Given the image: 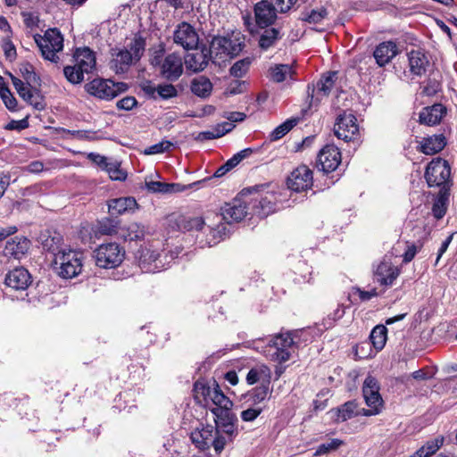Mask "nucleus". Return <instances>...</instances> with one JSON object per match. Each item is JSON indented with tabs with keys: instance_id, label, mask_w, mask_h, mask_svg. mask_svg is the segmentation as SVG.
<instances>
[{
	"instance_id": "f257e3e1",
	"label": "nucleus",
	"mask_w": 457,
	"mask_h": 457,
	"mask_svg": "<svg viewBox=\"0 0 457 457\" xmlns=\"http://www.w3.org/2000/svg\"><path fill=\"white\" fill-rule=\"evenodd\" d=\"M61 237L55 236L46 238L44 249L53 254V266L58 275L63 278L78 276L83 266V253L79 251L64 248L60 245Z\"/></svg>"
},
{
	"instance_id": "f03ea898",
	"label": "nucleus",
	"mask_w": 457,
	"mask_h": 457,
	"mask_svg": "<svg viewBox=\"0 0 457 457\" xmlns=\"http://www.w3.org/2000/svg\"><path fill=\"white\" fill-rule=\"evenodd\" d=\"M262 339L253 342L254 348L267 359L279 364L287 361L295 352V342L290 333L278 334L263 345Z\"/></svg>"
},
{
	"instance_id": "7ed1b4c3",
	"label": "nucleus",
	"mask_w": 457,
	"mask_h": 457,
	"mask_svg": "<svg viewBox=\"0 0 457 457\" xmlns=\"http://www.w3.org/2000/svg\"><path fill=\"white\" fill-rule=\"evenodd\" d=\"M194 395L199 403L205 405L212 403V409H232V401L226 396L215 381L209 385L204 380H197L194 385Z\"/></svg>"
},
{
	"instance_id": "20e7f679",
	"label": "nucleus",
	"mask_w": 457,
	"mask_h": 457,
	"mask_svg": "<svg viewBox=\"0 0 457 457\" xmlns=\"http://www.w3.org/2000/svg\"><path fill=\"white\" fill-rule=\"evenodd\" d=\"M137 258L143 272L155 273L167 269L174 259L173 255L166 252H159L152 246L142 247Z\"/></svg>"
},
{
	"instance_id": "39448f33",
	"label": "nucleus",
	"mask_w": 457,
	"mask_h": 457,
	"mask_svg": "<svg viewBox=\"0 0 457 457\" xmlns=\"http://www.w3.org/2000/svg\"><path fill=\"white\" fill-rule=\"evenodd\" d=\"M254 20L253 23L250 14L243 16L244 24L251 33L255 31L256 27L265 29L271 26L277 20V12L274 4L269 0H262L254 4Z\"/></svg>"
},
{
	"instance_id": "423d86ee",
	"label": "nucleus",
	"mask_w": 457,
	"mask_h": 457,
	"mask_svg": "<svg viewBox=\"0 0 457 457\" xmlns=\"http://www.w3.org/2000/svg\"><path fill=\"white\" fill-rule=\"evenodd\" d=\"M35 41L43 57L53 62L58 61L57 53L63 48V37L57 29H49L44 36L35 35Z\"/></svg>"
},
{
	"instance_id": "0eeeda50",
	"label": "nucleus",
	"mask_w": 457,
	"mask_h": 457,
	"mask_svg": "<svg viewBox=\"0 0 457 457\" xmlns=\"http://www.w3.org/2000/svg\"><path fill=\"white\" fill-rule=\"evenodd\" d=\"M94 256L100 268L113 269L123 262L125 250L117 243H105L95 250Z\"/></svg>"
},
{
	"instance_id": "6e6552de",
	"label": "nucleus",
	"mask_w": 457,
	"mask_h": 457,
	"mask_svg": "<svg viewBox=\"0 0 457 457\" xmlns=\"http://www.w3.org/2000/svg\"><path fill=\"white\" fill-rule=\"evenodd\" d=\"M251 202L249 195L241 194L231 202L225 204L220 209L222 220L227 223L239 222L247 214H252Z\"/></svg>"
},
{
	"instance_id": "1a4fd4ad",
	"label": "nucleus",
	"mask_w": 457,
	"mask_h": 457,
	"mask_svg": "<svg viewBox=\"0 0 457 457\" xmlns=\"http://www.w3.org/2000/svg\"><path fill=\"white\" fill-rule=\"evenodd\" d=\"M193 444L201 451H205L212 446L217 453H220L227 445V439L223 436H216L212 426H206L191 434Z\"/></svg>"
},
{
	"instance_id": "9d476101",
	"label": "nucleus",
	"mask_w": 457,
	"mask_h": 457,
	"mask_svg": "<svg viewBox=\"0 0 457 457\" xmlns=\"http://www.w3.org/2000/svg\"><path fill=\"white\" fill-rule=\"evenodd\" d=\"M128 87L123 82L115 83L111 79H95L86 85L90 95L100 99L110 100L125 92Z\"/></svg>"
},
{
	"instance_id": "9b49d317",
	"label": "nucleus",
	"mask_w": 457,
	"mask_h": 457,
	"mask_svg": "<svg viewBox=\"0 0 457 457\" xmlns=\"http://www.w3.org/2000/svg\"><path fill=\"white\" fill-rule=\"evenodd\" d=\"M243 42L239 37H214L210 45V54L214 57H232L237 55L243 48Z\"/></svg>"
},
{
	"instance_id": "f8f14e48",
	"label": "nucleus",
	"mask_w": 457,
	"mask_h": 457,
	"mask_svg": "<svg viewBox=\"0 0 457 457\" xmlns=\"http://www.w3.org/2000/svg\"><path fill=\"white\" fill-rule=\"evenodd\" d=\"M451 169L448 162L441 158L431 161L425 172V178L429 187H441L450 179Z\"/></svg>"
},
{
	"instance_id": "ddd939ff",
	"label": "nucleus",
	"mask_w": 457,
	"mask_h": 457,
	"mask_svg": "<svg viewBox=\"0 0 457 457\" xmlns=\"http://www.w3.org/2000/svg\"><path fill=\"white\" fill-rule=\"evenodd\" d=\"M173 43L185 50L195 49L199 43V36L195 28L187 22L177 25L172 36Z\"/></svg>"
},
{
	"instance_id": "4468645a",
	"label": "nucleus",
	"mask_w": 457,
	"mask_h": 457,
	"mask_svg": "<svg viewBox=\"0 0 457 457\" xmlns=\"http://www.w3.org/2000/svg\"><path fill=\"white\" fill-rule=\"evenodd\" d=\"M334 131L339 139L346 142L354 140L359 133L356 117L347 112L339 115L335 124Z\"/></svg>"
},
{
	"instance_id": "2eb2a0df",
	"label": "nucleus",
	"mask_w": 457,
	"mask_h": 457,
	"mask_svg": "<svg viewBox=\"0 0 457 457\" xmlns=\"http://www.w3.org/2000/svg\"><path fill=\"white\" fill-rule=\"evenodd\" d=\"M313 184L312 170L306 165L295 168L287 178V187L295 192L306 191Z\"/></svg>"
},
{
	"instance_id": "dca6fc26",
	"label": "nucleus",
	"mask_w": 457,
	"mask_h": 457,
	"mask_svg": "<svg viewBox=\"0 0 457 457\" xmlns=\"http://www.w3.org/2000/svg\"><path fill=\"white\" fill-rule=\"evenodd\" d=\"M276 195L267 192L265 195L250 196L252 214L261 218L267 217L276 210Z\"/></svg>"
},
{
	"instance_id": "f3484780",
	"label": "nucleus",
	"mask_w": 457,
	"mask_h": 457,
	"mask_svg": "<svg viewBox=\"0 0 457 457\" xmlns=\"http://www.w3.org/2000/svg\"><path fill=\"white\" fill-rule=\"evenodd\" d=\"M341 162V153L334 145H325L318 154V166L324 172L335 170Z\"/></svg>"
},
{
	"instance_id": "a211bd4d",
	"label": "nucleus",
	"mask_w": 457,
	"mask_h": 457,
	"mask_svg": "<svg viewBox=\"0 0 457 457\" xmlns=\"http://www.w3.org/2000/svg\"><path fill=\"white\" fill-rule=\"evenodd\" d=\"M160 72L167 80L175 81L183 73V62L179 54H168L161 63Z\"/></svg>"
},
{
	"instance_id": "6ab92c4d",
	"label": "nucleus",
	"mask_w": 457,
	"mask_h": 457,
	"mask_svg": "<svg viewBox=\"0 0 457 457\" xmlns=\"http://www.w3.org/2000/svg\"><path fill=\"white\" fill-rule=\"evenodd\" d=\"M429 64V60L422 50L415 49L408 53V67L412 79L425 75Z\"/></svg>"
},
{
	"instance_id": "aec40b11",
	"label": "nucleus",
	"mask_w": 457,
	"mask_h": 457,
	"mask_svg": "<svg viewBox=\"0 0 457 457\" xmlns=\"http://www.w3.org/2000/svg\"><path fill=\"white\" fill-rule=\"evenodd\" d=\"M134 62L133 54L127 47L112 49L110 66L116 73L126 72Z\"/></svg>"
},
{
	"instance_id": "412c9836",
	"label": "nucleus",
	"mask_w": 457,
	"mask_h": 457,
	"mask_svg": "<svg viewBox=\"0 0 457 457\" xmlns=\"http://www.w3.org/2000/svg\"><path fill=\"white\" fill-rule=\"evenodd\" d=\"M379 389V384L374 377L368 376L365 378L362 386V394L368 406H377L382 409L383 399L380 395Z\"/></svg>"
},
{
	"instance_id": "4be33fe9",
	"label": "nucleus",
	"mask_w": 457,
	"mask_h": 457,
	"mask_svg": "<svg viewBox=\"0 0 457 457\" xmlns=\"http://www.w3.org/2000/svg\"><path fill=\"white\" fill-rule=\"evenodd\" d=\"M399 274L398 267L386 259H383L375 270L377 281L383 286H392Z\"/></svg>"
},
{
	"instance_id": "5701e85b",
	"label": "nucleus",
	"mask_w": 457,
	"mask_h": 457,
	"mask_svg": "<svg viewBox=\"0 0 457 457\" xmlns=\"http://www.w3.org/2000/svg\"><path fill=\"white\" fill-rule=\"evenodd\" d=\"M31 283V277L24 268L11 270L5 277V285L16 290H24Z\"/></svg>"
},
{
	"instance_id": "b1692460",
	"label": "nucleus",
	"mask_w": 457,
	"mask_h": 457,
	"mask_svg": "<svg viewBox=\"0 0 457 457\" xmlns=\"http://www.w3.org/2000/svg\"><path fill=\"white\" fill-rule=\"evenodd\" d=\"M74 63L86 74L91 73L96 69L95 53L88 47L78 48L73 55Z\"/></svg>"
},
{
	"instance_id": "393cba45",
	"label": "nucleus",
	"mask_w": 457,
	"mask_h": 457,
	"mask_svg": "<svg viewBox=\"0 0 457 457\" xmlns=\"http://www.w3.org/2000/svg\"><path fill=\"white\" fill-rule=\"evenodd\" d=\"M398 54V48L393 41H386L379 44L374 50L373 56L378 66L387 64Z\"/></svg>"
},
{
	"instance_id": "a878e982",
	"label": "nucleus",
	"mask_w": 457,
	"mask_h": 457,
	"mask_svg": "<svg viewBox=\"0 0 457 457\" xmlns=\"http://www.w3.org/2000/svg\"><path fill=\"white\" fill-rule=\"evenodd\" d=\"M30 245V241L26 237H15L7 241L4 249V254L14 259H21L28 252Z\"/></svg>"
},
{
	"instance_id": "bb28decb",
	"label": "nucleus",
	"mask_w": 457,
	"mask_h": 457,
	"mask_svg": "<svg viewBox=\"0 0 457 457\" xmlns=\"http://www.w3.org/2000/svg\"><path fill=\"white\" fill-rule=\"evenodd\" d=\"M446 113V108L441 104L423 108L420 113V121L422 124L434 126L438 124Z\"/></svg>"
},
{
	"instance_id": "cd10ccee",
	"label": "nucleus",
	"mask_w": 457,
	"mask_h": 457,
	"mask_svg": "<svg viewBox=\"0 0 457 457\" xmlns=\"http://www.w3.org/2000/svg\"><path fill=\"white\" fill-rule=\"evenodd\" d=\"M138 208L137 201L133 197H120L108 201V210L111 215H121L134 212Z\"/></svg>"
},
{
	"instance_id": "c85d7f7f",
	"label": "nucleus",
	"mask_w": 457,
	"mask_h": 457,
	"mask_svg": "<svg viewBox=\"0 0 457 457\" xmlns=\"http://www.w3.org/2000/svg\"><path fill=\"white\" fill-rule=\"evenodd\" d=\"M145 236V228L143 225L132 222L128 225L120 226L118 238L125 242L141 241Z\"/></svg>"
},
{
	"instance_id": "c756f323",
	"label": "nucleus",
	"mask_w": 457,
	"mask_h": 457,
	"mask_svg": "<svg viewBox=\"0 0 457 457\" xmlns=\"http://www.w3.org/2000/svg\"><path fill=\"white\" fill-rule=\"evenodd\" d=\"M328 11L325 6L304 9L300 16V20L310 25H322L328 19Z\"/></svg>"
},
{
	"instance_id": "7c9ffc66",
	"label": "nucleus",
	"mask_w": 457,
	"mask_h": 457,
	"mask_svg": "<svg viewBox=\"0 0 457 457\" xmlns=\"http://www.w3.org/2000/svg\"><path fill=\"white\" fill-rule=\"evenodd\" d=\"M225 230V227L223 225H218L216 228H212L210 225H205V228L204 229L201 237L197 236V240L202 246H212L220 242L222 238V232Z\"/></svg>"
},
{
	"instance_id": "2f4dec72",
	"label": "nucleus",
	"mask_w": 457,
	"mask_h": 457,
	"mask_svg": "<svg viewBox=\"0 0 457 457\" xmlns=\"http://www.w3.org/2000/svg\"><path fill=\"white\" fill-rule=\"evenodd\" d=\"M446 145L445 137L443 134L434 135L425 137L420 145V151L425 154H435L440 152Z\"/></svg>"
},
{
	"instance_id": "473e14b6",
	"label": "nucleus",
	"mask_w": 457,
	"mask_h": 457,
	"mask_svg": "<svg viewBox=\"0 0 457 457\" xmlns=\"http://www.w3.org/2000/svg\"><path fill=\"white\" fill-rule=\"evenodd\" d=\"M177 226L179 230L183 231H204L205 222L202 217H187L179 215L176 219Z\"/></svg>"
},
{
	"instance_id": "72a5a7b5",
	"label": "nucleus",
	"mask_w": 457,
	"mask_h": 457,
	"mask_svg": "<svg viewBox=\"0 0 457 457\" xmlns=\"http://www.w3.org/2000/svg\"><path fill=\"white\" fill-rule=\"evenodd\" d=\"M212 87L211 80L204 76L193 79L190 84L192 93L201 98L208 97L212 91Z\"/></svg>"
},
{
	"instance_id": "f704fd0d",
	"label": "nucleus",
	"mask_w": 457,
	"mask_h": 457,
	"mask_svg": "<svg viewBox=\"0 0 457 457\" xmlns=\"http://www.w3.org/2000/svg\"><path fill=\"white\" fill-rule=\"evenodd\" d=\"M331 412L336 416L337 422H344L357 416L358 405L355 401H348L338 408L333 409Z\"/></svg>"
},
{
	"instance_id": "c9c22d12",
	"label": "nucleus",
	"mask_w": 457,
	"mask_h": 457,
	"mask_svg": "<svg viewBox=\"0 0 457 457\" xmlns=\"http://www.w3.org/2000/svg\"><path fill=\"white\" fill-rule=\"evenodd\" d=\"M259 37V46L262 50H268L274 46L281 38L280 30L276 28H265Z\"/></svg>"
},
{
	"instance_id": "e433bc0d",
	"label": "nucleus",
	"mask_w": 457,
	"mask_h": 457,
	"mask_svg": "<svg viewBox=\"0 0 457 457\" xmlns=\"http://www.w3.org/2000/svg\"><path fill=\"white\" fill-rule=\"evenodd\" d=\"M270 370L266 365H257L252 368L246 375V382L249 385H253L258 381H263L264 383H270Z\"/></svg>"
},
{
	"instance_id": "4c0bfd02",
	"label": "nucleus",
	"mask_w": 457,
	"mask_h": 457,
	"mask_svg": "<svg viewBox=\"0 0 457 457\" xmlns=\"http://www.w3.org/2000/svg\"><path fill=\"white\" fill-rule=\"evenodd\" d=\"M445 438L437 436L432 440L428 441L424 445L419 448L411 457H431L436 453L444 445Z\"/></svg>"
},
{
	"instance_id": "58836bf2",
	"label": "nucleus",
	"mask_w": 457,
	"mask_h": 457,
	"mask_svg": "<svg viewBox=\"0 0 457 457\" xmlns=\"http://www.w3.org/2000/svg\"><path fill=\"white\" fill-rule=\"evenodd\" d=\"M186 67L193 72L204 71L207 64L208 59L203 52L188 54L185 60Z\"/></svg>"
},
{
	"instance_id": "ea45409f",
	"label": "nucleus",
	"mask_w": 457,
	"mask_h": 457,
	"mask_svg": "<svg viewBox=\"0 0 457 457\" xmlns=\"http://www.w3.org/2000/svg\"><path fill=\"white\" fill-rule=\"evenodd\" d=\"M293 67L289 64H275L269 69V75L274 82H283L287 78H292Z\"/></svg>"
},
{
	"instance_id": "a19ab883",
	"label": "nucleus",
	"mask_w": 457,
	"mask_h": 457,
	"mask_svg": "<svg viewBox=\"0 0 457 457\" xmlns=\"http://www.w3.org/2000/svg\"><path fill=\"white\" fill-rule=\"evenodd\" d=\"M337 73L330 72L329 74L323 76L320 80L317 83V87L315 94L317 96V99L319 96H327L334 87V83L336 80Z\"/></svg>"
},
{
	"instance_id": "79ce46f5",
	"label": "nucleus",
	"mask_w": 457,
	"mask_h": 457,
	"mask_svg": "<svg viewBox=\"0 0 457 457\" xmlns=\"http://www.w3.org/2000/svg\"><path fill=\"white\" fill-rule=\"evenodd\" d=\"M387 328L384 325H377L370 335V339L376 350H382L386 342Z\"/></svg>"
},
{
	"instance_id": "37998d69",
	"label": "nucleus",
	"mask_w": 457,
	"mask_h": 457,
	"mask_svg": "<svg viewBox=\"0 0 457 457\" xmlns=\"http://www.w3.org/2000/svg\"><path fill=\"white\" fill-rule=\"evenodd\" d=\"M298 119L292 118L284 121L282 124L278 125L275 128L270 134V141H277L282 138L285 135H287L296 124L298 123Z\"/></svg>"
},
{
	"instance_id": "c03bdc74",
	"label": "nucleus",
	"mask_w": 457,
	"mask_h": 457,
	"mask_svg": "<svg viewBox=\"0 0 457 457\" xmlns=\"http://www.w3.org/2000/svg\"><path fill=\"white\" fill-rule=\"evenodd\" d=\"M211 411L214 415L215 428L221 427V423L228 424L237 420L231 409H211Z\"/></svg>"
},
{
	"instance_id": "a18cd8bd",
	"label": "nucleus",
	"mask_w": 457,
	"mask_h": 457,
	"mask_svg": "<svg viewBox=\"0 0 457 457\" xmlns=\"http://www.w3.org/2000/svg\"><path fill=\"white\" fill-rule=\"evenodd\" d=\"M145 47V39L141 36L136 35L134 37V38L130 41L128 49H129V51L131 52V54H133V58L137 62L143 55Z\"/></svg>"
},
{
	"instance_id": "49530a36",
	"label": "nucleus",
	"mask_w": 457,
	"mask_h": 457,
	"mask_svg": "<svg viewBox=\"0 0 457 457\" xmlns=\"http://www.w3.org/2000/svg\"><path fill=\"white\" fill-rule=\"evenodd\" d=\"M63 73L65 78L72 84H79L84 79L85 71H82L81 69H79L78 65L74 63V65L66 66L63 69Z\"/></svg>"
},
{
	"instance_id": "de8ad7c7",
	"label": "nucleus",
	"mask_w": 457,
	"mask_h": 457,
	"mask_svg": "<svg viewBox=\"0 0 457 457\" xmlns=\"http://www.w3.org/2000/svg\"><path fill=\"white\" fill-rule=\"evenodd\" d=\"M20 72L29 86H36L39 84V78L34 71V68L29 63L22 64L20 67Z\"/></svg>"
},
{
	"instance_id": "09e8293b",
	"label": "nucleus",
	"mask_w": 457,
	"mask_h": 457,
	"mask_svg": "<svg viewBox=\"0 0 457 457\" xmlns=\"http://www.w3.org/2000/svg\"><path fill=\"white\" fill-rule=\"evenodd\" d=\"M250 64V58L239 60L236 62L230 68V74L235 78H242L249 70Z\"/></svg>"
},
{
	"instance_id": "8fccbe9b",
	"label": "nucleus",
	"mask_w": 457,
	"mask_h": 457,
	"mask_svg": "<svg viewBox=\"0 0 457 457\" xmlns=\"http://www.w3.org/2000/svg\"><path fill=\"white\" fill-rule=\"evenodd\" d=\"M173 144L168 140H162L157 144L152 145L144 150V154L146 155L158 154L165 152H169Z\"/></svg>"
},
{
	"instance_id": "3c124183",
	"label": "nucleus",
	"mask_w": 457,
	"mask_h": 457,
	"mask_svg": "<svg viewBox=\"0 0 457 457\" xmlns=\"http://www.w3.org/2000/svg\"><path fill=\"white\" fill-rule=\"evenodd\" d=\"M269 384L270 383L262 384L252 391L251 397L255 403H260L268 399L269 395H270Z\"/></svg>"
},
{
	"instance_id": "603ef678",
	"label": "nucleus",
	"mask_w": 457,
	"mask_h": 457,
	"mask_svg": "<svg viewBox=\"0 0 457 457\" xmlns=\"http://www.w3.org/2000/svg\"><path fill=\"white\" fill-rule=\"evenodd\" d=\"M105 170L108 172L109 177L112 180H125L127 177V173L120 169V166L117 162H109L108 166H106Z\"/></svg>"
},
{
	"instance_id": "864d4df0",
	"label": "nucleus",
	"mask_w": 457,
	"mask_h": 457,
	"mask_svg": "<svg viewBox=\"0 0 457 457\" xmlns=\"http://www.w3.org/2000/svg\"><path fill=\"white\" fill-rule=\"evenodd\" d=\"M237 421H232L228 424L221 423V427L214 428L216 436H221L220 433L225 434L227 443L232 440V437L237 434Z\"/></svg>"
},
{
	"instance_id": "5fc2aeb1",
	"label": "nucleus",
	"mask_w": 457,
	"mask_h": 457,
	"mask_svg": "<svg viewBox=\"0 0 457 457\" xmlns=\"http://www.w3.org/2000/svg\"><path fill=\"white\" fill-rule=\"evenodd\" d=\"M342 445H343L342 440H340L338 438H334L328 443L321 444L320 445H319V447L317 448V450L315 452V455L320 456V455L326 454L330 451L337 449Z\"/></svg>"
},
{
	"instance_id": "6e6d98bb",
	"label": "nucleus",
	"mask_w": 457,
	"mask_h": 457,
	"mask_svg": "<svg viewBox=\"0 0 457 457\" xmlns=\"http://www.w3.org/2000/svg\"><path fill=\"white\" fill-rule=\"evenodd\" d=\"M178 90L171 84L158 85V97L163 100H168L177 96Z\"/></svg>"
},
{
	"instance_id": "4d7b16f0",
	"label": "nucleus",
	"mask_w": 457,
	"mask_h": 457,
	"mask_svg": "<svg viewBox=\"0 0 457 457\" xmlns=\"http://www.w3.org/2000/svg\"><path fill=\"white\" fill-rule=\"evenodd\" d=\"M202 183H204V180H198L187 185L180 183H168L167 194L180 193L187 189L195 188Z\"/></svg>"
},
{
	"instance_id": "13d9d810",
	"label": "nucleus",
	"mask_w": 457,
	"mask_h": 457,
	"mask_svg": "<svg viewBox=\"0 0 457 457\" xmlns=\"http://www.w3.org/2000/svg\"><path fill=\"white\" fill-rule=\"evenodd\" d=\"M145 188L151 193L167 194L168 183L145 180Z\"/></svg>"
},
{
	"instance_id": "bf43d9fd",
	"label": "nucleus",
	"mask_w": 457,
	"mask_h": 457,
	"mask_svg": "<svg viewBox=\"0 0 457 457\" xmlns=\"http://www.w3.org/2000/svg\"><path fill=\"white\" fill-rule=\"evenodd\" d=\"M101 233L105 235H115L118 237V231L120 230V226L111 220H106L100 224L99 228Z\"/></svg>"
},
{
	"instance_id": "052dcab7",
	"label": "nucleus",
	"mask_w": 457,
	"mask_h": 457,
	"mask_svg": "<svg viewBox=\"0 0 457 457\" xmlns=\"http://www.w3.org/2000/svg\"><path fill=\"white\" fill-rule=\"evenodd\" d=\"M235 128V124L230 122H221L212 128L213 133L216 138L221 137L227 133L232 131Z\"/></svg>"
},
{
	"instance_id": "680f3d73",
	"label": "nucleus",
	"mask_w": 457,
	"mask_h": 457,
	"mask_svg": "<svg viewBox=\"0 0 457 457\" xmlns=\"http://www.w3.org/2000/svg\"><path fill=\"white\" fill-rule=\"evenodd\" d=\"M345 307L338 305L337 309L325 319V326H328V328L333 326L337 320H340L345 315Z\"/></svg>"
},
{
	"instance_id": "e2e57ef3",
	"label": "nucleus",
	"mask_w": 457,
	"mask_h": 457,
	"mask_svg": "<svg viewBox=\"0 0 457 457\" xmlns=\"http://www.w3.org/2000/svg\"><path fill=\"white\" fill-rule=\"evenodd\" d=\"M68 133L73 137L79 140L92 141L96 138V132L91 130H69Z\"/></svg>"
},
{
	"instance_id": "0e129e2a",
	"label": "nucleus",
	"mask_w": 457,
	"mask_h": 457,
	"mask_svg": "<svg viewBox=\"0 0 457 457\" xmlns=\"http://www.w3.org/2000/svg\"><path fill=\"white\" fill-rule=\"evenodd\" d=\"M1 98L3 99V102L4 103V105L7 109L10 111L16 110L17 107V100L15 97L12 95L9 88L6 90H4L3 93L0 94Z\"/></svg>"
},
{
	"instance_id": "69168bd1",
	"label": "nucleus",
	"mask_w": 457,
	"mask_h": 457,
	"mask_svg": "<svg viewBox=\"0 0 457 457\" xmlns=\"http://www.w3.org/2000/svg\"><path fill=\"white\" fill-rule=\"evenodd\" d=\"M278 12L285 13L288 12L297 2V0H272Z\"/></svg>"
},
{
	"instance_id": "338daca9",
	"label": "nucleus",
	"mask_w": 457,
	"mask_h": 457,
	"mask_svg": "<svg viewBox=\"0 0 457 457\" xmlns=\"http://www.w3.org/2000/svg\"><path fill=\"white\" fill-rule=\"evenodd\" d=\"M262 411V408H248L241 412V419L244 421H253Z\"/></svg>"
},
{
	"instance_id": "774afa93",
	"label": "nucleus",
	"mask_w": 457,
	"mask_h": 457,
	"mask_svg": "<svg viewBox=\"0 0 457 457\" xmlns=\"http://www.w3.org/2000/svg\"><path fill=\"white\" fill-rule=\"evenodd\" d=\"M137 104L134 96H126L119 100L116 104L118 109L129 111L132 110Z\"/></svg>"
}]
</instances>
